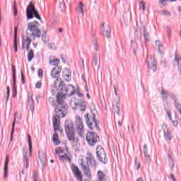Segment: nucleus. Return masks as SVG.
Returning <instances> with one entry per match:
<instances>
[{
    "label": "nucleus",
    "mask_w": 181,
    "mask_h": 181,
    "mask_svg": "<svg viewBox=\"0 0 181 181\" xmlns=\"http://www.w3.org/2000/svg\"><path fill=\"white\" fill-rule=\"evenodd\" d=\"M30 46V45L27 44V45H26V51L27 52H29Z\"/></svg>",
    "instance_id": "774afa93"
},
{
    "label": "nucleus",
    "mask_w": 181,
    "mask_h": 181,
    "mask_svg": "<svg viewBox=\"0 0 181 181\" xmlns=\"http://www.w3.org/2000/svg\"><path fill=\"white\" fill-rule=\"evenodd\" d=\"M144 156L146 159H147V160H149V159H151V156H149V154H148V153L144 154Z\"/></svg>",
    "instance_id": "052dcab7"
},
{
    "label": "nucleus",
    "mask_w": 181,
    "mask_h": 181,
    "mask_svg": "<svg viewBox=\"0 0 181 181\" xmlns=\"http://www.w3.org/2000/svg\"><path fill=\"white\" fill-rule=\"evenodd\" d=\"M33 179L34 181H37V173L36 172V170L33 171Z\"/></svg>",
    "instance_id": "49530a36"
},
{
    "label": "nucleus",
    "mask_w": 181,
    "mask_h": 181,
    "mask_svg": "<svg viewBox=\"0 0 181 181\" xmlns=\"http://www.w3.org/2000/svg\"><path fill=\"white\" fill-rule=\"evenodd\" d=\"M28 146H29V151H30V156H32V140L30 139V135L28 134Z\"/></svg>",
    "instance_id": "72a5a7b5"
},
{
    "label": "nucleus",
    "mask_w": 181,
    "mask_h": 181,
    "mask_svg": "<svg viewBox=\"0 0 181 181\" xmlns=\"http://www.w3.org/2000/svg\"><path fill=\"white\" fill-rule=\"evenodd\" d=\"M25 49V40H23V42H22V45H21V50H23Z\"/></svg>",
    "instance_id": "680f3d73"
},
{
    "label": "nucleus",
    "mask_w": 181,
    "mask_h": 181,
    "mask_svg": "<svg viewBox=\"0 0 181 181\" xmlns=\"http://www.w3.org/2000/svg\"><path fill=\"white\" fill-rule=\"evenodd\" d=\"M75 93L78 96V97H83V93L80 92V90L76 91Z\"/></svg>",
    "instance_id": "13d9d810"
},
{
    "label": "nucleus",
    "mask_w": 181,
    "mask_h": 181,
    "mask_svg": "<svg viewBox=\"0 0 181 181\" xmlns=\"http://www.w3.org/2000/svg\"><path fill=\"white\" fill-rule=\"evenodd\" d=\"M80 166L82 170H83L86 176H87V177H91V170H90V168L86 166L83 163H81Z\"/></svg>",
    "instance_id": "a211bd4d"
},
{
    "label": "nucleus",
    "mask_w": 181,
    "mask_h": 181,
    "mask_svg": "<svg viewBox=\"0 0 181 181\" xmlns=\"http://www.w3.org/2000/svg\"><path fill=\"white\" fill-rule=\"evenodd\" d=\"M113 108L115 112H116V114H117L119 118V117H121V115H120L119 106H118V103H117V105H115L113 106Z\"/></svg>",
    "instance_id": "e433bc0d"
},
{
    "label": "nucleus",
    "mask_w": 181,
    "mask_h": 181,
    "mask_svg": "<svg viewBox=\"0 0 181 181\" xmlns=\"http://www.w3.org/2000/svg\"><path fill=\"white\" fill-rule=\"evenodd\" d=\"M21 81L23 84H25V76H23V71H21Z\"/></svg>",
    "instance_id": "5fc2aeb1"
},
{
    "label": "nucleus",
    "mask_w": 181,
    "mask_h": 181,
    "mask_svg": "<svg viewBox=\"0 0 181 181\" xmlns=\"http://www.w3.org/2000/svg\"><path fill=\"white\" fill-rule=\"evenodd\" d=\"M26 16L27 19H33V18H36L38 21H42V17L39 15V11L36 10L35 4L32 2H30L29 5L27 6Z\"/></svg>",
    "instance_id": "20e7f679"
},
{
    "label": "nucleus",
    "mask_w": 181,
    "mask_h": 181,
    "mask_svg": "<svg viewBox=\"0 0 181 181\" xmlns=\"http://www.w3.org/2000/svg\"><path fill=\"white\" fill-rule=\"evenodd\" d=\"M165 30L167 33V36H168V39H170V37L172 36V28H170V27H169V26H166Z\"/></svg>",
    "instance_id": "2f4dec72"
},
{
    "label": "nucleus",
    "mask_w": 181,
    "mask_h": 181,
    "mask_svg": "<svg viewBox=\"0 0 181 181\" xmlns=\"http://www.w3.org/2000/svg\"><path fill=\"white\" fill-rule=\"evenodd\" d=\"M163 13L165 15V16H170V12L166 10L163 11Z\"/></svg>",
    "instance_id": "3c124183"
},
{
    "label": "nucleus",
    "mask_w": 181,
    "mask_h": 181,
    "mask_svg": "<svg viewBox=\"0 0 181 181\" xmlns=\"http://www.w3.org/2000/svg\"><path fill=\"white\" fill-rule=\"evenodd\" d=\"M38 77H40V78L43 77V70H42V69L38 70Z\"/></svg>",
    "instance_id": "603ef678"
},
{
    "label": "nucleus",
    "mask_w": 181,
    "mask_h": 181,
    "mask_svg": "<svg viewBox=\"0 0 181 181\" xmlns=\"http://www.w3.org/2000/svg\"><path fill=\"white\" fill-rule=\"evenodd\" d=\"M62 77L65 81H70L71 80V71L69 69H64L62 72Z\"/></svg>",
    "instance_id": "4468645a"
},
{
    "label": "nucleus",
    "mask_w": 181,
    "mask_h": 181,
    "mask_svg": "<svg viewBox=\"0 0 181 181\" xmlns=\"http://www.w3.org/2000/svg\"><path fill=\"white\" fill-rule=\"evenodd\" d=\"M136 36L137 39H139V40H140V42H141V40L142 39V34L141 33V29L136 30Z\"/></svg>",
    "instance_id": "4c0bfd02"
},
{
    "label": "nucleus",
    "mask_w": 181,
    "mask_h": 181,
    "mask_svg": "<svg viewBox=\"0 0 181 181\" xmlns=\"http://www.w3.org/2000/svg\"><path fill=\"white\" fill-rule=\"evenodd\" d=\"M175 61L179 64V62H180V57L175 55Z\"/></svg>",
    "instance_id": "6e6d98bb"
},
{
    "label": "nucleus",
    "mask_w": 181,
    "mask_h": 181,
    "mask_svg": "<svg viewBox=\"0 0 181 181\" xmlns=\"http://www.w3.org/2000/svg\"><path fill=\"white\" fill-rule=\"evenodd\" d=\"M28 155H29V153L28 151H25L23 153V156L24 158V165H25V169L29 168V158L28 157Z\"/></svg>",
    "instance_id": "b1692460"
},
{
    "label": "nucleus",
    "mask_w": 181,
    "mask_h": 181,
    "mask_svg": "<svg viewBox=\"0 0 181 181\" xmlns=\"http://www.w3.org/2000/svg\"><path fill=\"white\" fill-rule=\"evenodd\" d=\"M144 155H146V153H148V146L146 144L144 146Z\"/></svg>",
    "instance_id": "8fccbe9b"
},
{
    "label": "nucleus",
    "mask_w": 181,
    "mask_h": 181,
    "mask_svg": "<svg viewBox=\"0 0 181 181\" xmlns=\"http://www.w3.org/2000/svg\"><path fill=\"white\" fill-rule=\"evenodd\" d=\"M177 0H160V4H161V5H165V3L166 4V2H175Z\"/></svg>",
    "instance_id": "a19ab883"
},
{
    "label": "nucleus",
    "mask_w": 181,
    "mask_h": 181,
    "mask_svg": "<svg viewBox=\"0 0 181 181\" xmlns=\"http://www.w3.org/2000/svg\"><path fill=\"white\" fill-rule=\"evenodd\" d=\"M40 26V24L37 21L29 23L26 29V35H30V37H34L33 40H35L36 37H41L42 34L39 29Z\"/></svg>",
    "instance_id": "f03ea898"
},
{
    "label": "nucleus",
    "mask_w": 181,
    "mask_h": 181,
    "mask_svg": "<svg viewBox=\"0 0 181 181\" xmlns=\"http://www.w3.org/2000/svg\"><path fill=\"white\" fill-rule=\"evenodd\" d=\"M93 40V48L94 50H96L97 52H98V50H100V47L98 45V42H97V40L95 38H92Z\"/></svg>",
    "instance_id": "c85d7f7f"
},
{
    "label": "nucleus",
    "mask_w": 181,
    "mask_h": 181,
    "mask_svg": "<svg viewBox=\"0 0 181 181\" xmlns=\"http://www.w3.org/2000/svg\"><path fill=\"white\" fill-rule=\"evenodd\" d=\"M63 153V151H62V148H56L55 153L57 155H60V153Z\"/></svg>",
    "instance_id": "de8ad7c7"
},
{
    "label": "nucleus",
    "mask_w": 181,
    "mask_h": 181,
    "mask_svg": "<svg viewBox=\"0 0 181 181\" xmlns=\"http://www.w3.org/2000/svg\"><path fill=\"white\" fill-rule=\"evenodd\" d=\"M86 162L87 164L89 165L90 166H92V168H95L97 165L95 158H94V156H93L91 154H90V156L86 158Z\"/></svg>",
    "instance_id": "dca6fc26"
},
{
    "label": "nucleus",
    "mask_w": 181,
    "mask_h": 181,
    "mask_svg": "<svg viewBox=\"0 0 181 181\" xmlns=\"http://www.w3.org/2000/svg\"><path fill=\"white\" fill-rule=\"evenodd\" d=\"M135 168L137 170H139V168H141V163L137 162L136 159L135 160Z\"/></svg>",
    "instance_id": "a18cd8bd"
},
{
    "label": "nucleus",
    "mask_w": 181,
    "mask_h": 181,
    "mask_svg": "<svg viewBox=\"0 0 181 181\" xmlns=\"http://www.w3.org/2000/svg\"><path fill=\"white\" fill-rule=\"evenodd\" d=\"M86 141L90 146H94L97 142L100 141V137L95 132H88L86 136Z\"/></svg>",
    "instance_id": "6e6552de"
},
{
    "label": "nucleus",
    "mask_w": 181,
    "mask_h": 181,
    "mask_svg": "<svg viewBox=\"0 0 181 181\" xmlns=\"http://www.w3.org/2000/svg\"><path fill=\"white\" fill-rule=\"evenodd\" d=\"M62 73V67L59 66H56L51 71V76L52 78H56L54 83V87L57 86V83H59V77H60V74Z\"/></svg>",
    "instance_id": "1a4fd4ad"
},
{
    "label": "nucleus",
    "mask_w": 181,
    "mask_h": 181,
    "mask_svg": "<svg viewBox=\"0 0 181 181\" xmlns=\"http://www.w3.org/2000/svg\"><path fill=\"white\" fill-rule=\"evenodd\" d=\"M147 63L148 69L151 70L153 73L156 72V70H158V64L156 63L155 59L152 58V57H148Z\"/></svg>",
    "instance_id": "9d476101"
},
{
    "label": "nucleus",
    "mask_w": 181,
    "mask_h": 181,
    "mask_svg": "<svg viewBox=\"0 0 181 181\" xmlns=\"http://www.w3.org/2000/svg\"><path fill=\"white\" fill-rule=\"evenodd\" d=\"M143 30H144V37L146 42H148L149 34L148 33V31H146V28H145V27H144Z\"/></svg>",
    "instance_id": "473e14b6"
},
{
    "label": "nucleus",
    "mask_w": 181,
    "mask_h": 181,
    "mask_svg": "<svg viewBox=\"0 0 181 181\" xmlns=\"http://www.w3.org/2000/svg\"><path fill=\"white\" fill-rule=\"evenodd\" d=\"M33 57H35V55L33 54V50L31 49L29 51L28 54V62H32V59H33Z\"/></svg>",
    "instance_id": "c9c22d12"
},
{
    "label": "nucleus",
    "mask_w": 181,
    "mask_h": 181,
    "mask_svg": "<svg viewBox=\"0 0 181 181\" xmlns=\"http://www.w3.org/2000/svg\"><path fill=\"white\" fill-rule=\"evenodd\" d=\"M42 96H40V95H39L38 96H36L35 99L37 101V103L39 104V98H40Z\"/></svg>",
    "instance_id": "0e129e2a"
},
{
    "label": "nucleus",
    "mask_w": 181,
    "mask_h": 181,
    "mask_svg": "<svg viewBox=\"0 0 181 181\" xmlns=\"http://www.w3.org/2000/svg\"><path fill=\"white\" fill-rule=\"evenodd\" d=\"M40 87H42V83L37 82V83L35 84V88H40Z\"/></svg>",
    "instance_id": "4d7b16f0"
},
{
    "label": "nucleus",
    "mask_w": 181,
    "mask_h": 181,
    "mask_svg": "<svg viewBox=\"0 0 181 181\" xmlns=\"http://www.w3.org/2000/svg\"><path fill=\"white\" fill-rule=\"evenodd\" d=\"M65 132L68 140L73 142L74 146L77 144V138L74 137V124L72 122L67 121L65 122Z\"/></svg>",
    "instance_id": "7ed1b4c3"
},
{
    "label": "nucleus",
    "mask_w": 181,
    "mask_h": 181,
    "mask_svg": "<svg viewBox=\"0 0 181 181\" xmlns=\"http://www.w3.org/2000/svg\"><path fill=\"white\" fill-rule=\"evenodd\" d=\"M13 93H16V81H13Z\"/></svg>",
    "instance_id": "09e8293b"
},
{
    "label": "nucleus",
    "mask_w": 181,
    "mask_h": 181,
    "mask_svg": "<svg viewBox=\"0 0 181 181\" xmlns=\"http://www.w3.org/2000/svg\"><path fill=\"white\" fill-rule=\"evenodd\" d=\"M28 105L30 107V110L31 111H33L35 110V100H33V96L30 94L28 93Z\"/></svg>",
    "instance_id": "aec40b11"
},
{
    "label": "nucleus",
    "mask_w": 181,
    "mask_h": 181,
    "mask_svg": "<svg viewBox=\"0 0 181 181\" xmlns=\"http://www.w3.org/2000/svg\"><path fill=\"white\" fill-rule=\"evenodd\" d=\"M92 66L93 67H97V66H98V55L95 53L92 57Z\"/></svg>",
    "instance_id": "393cba45"
},
{
    "label": "nucleus",
    "mask_w": 181,
    "mask_h": 181,
    "mask_svg": "<svg viewBox=\"0 0 181 181\" xmlns=\"http://www.w3.org/2000/svg\"><path fill=\"white\" fill-rule=\"evenodd\" d=\"M13 11H14V15L16 16L18 15V8H16V1H14L13 3Z\"/></svg>",
    "instance_id": "79ce46f5"
},
{
    "label": "nucleus",
    "mask_w": 181,
    "mask_h": 181,
    "mask_svg": "<svg viewBox=\"0 0 181 181\" xmlns=\"http://www.w3.org/2000/svg\"><path fill=\"white\" fill-rule=\"evenodd\" d=\"M9 163V158L8 156L6 157L4 168V179L8 178V164Z\"/></svg>",
    "instance_id": "412c9836"
},
{
    "label": "nucleus",
    "mask_w": 181,
    "mask_h": 181,
    "mask_svg": "<svg viewBox=\"0 0 181 181\" xmlns=\"http://www.w3.org/2000/svg\"><path fill=\"white\" fill-rule=\"evenodd\" d=\"M165 112L169 119L172 121V114H170V112L169 111V110L165 109Z\"/></svg>",
    "instance_id": "37998d69"
},
{
    "label": "nucleus",
    "mask_w": 181,
    "mask_h": 181,
    "mask_svg": "<svg viewBox=\"0 0 181 181\" xmlns=\"http://www.w3.org/2000/svg\"><path fill=\"white\" fill-rule=\"evenodd\" d=\"M71 169L74 173V175L76 176L78 180L81 181L83 179V176H81V172L80 171V168L77 167V165L72 164Z\"/></svg>",
    "instance_id": "ddd939ff"
},
{
    "label": "nucleus",
    "mask_w": 181,
    "mask_h": 181,
    "mask_svg": "<svg viewBox=\"0 0 181 181\" xmlns=\"http://www.w3.org/2000/svg\"><path fill=\"white\" fill-rule=\"evenodd\" d=\"M11 93V90L9 89V86H7V93H6V95H7V98H6V101H8V100H9V94Z\"/></svg>",
    "instance_id": "864d4df0"
},
{
    "label": "nucleus",
    "mask_w": 181,
    "mask_h": 181,
    "mask_svg": "<svg viewBox=\"0 0 181 181\" xmlns=\"http://www.w3.org/2000/svg\"><path fill=\"white\" fill-rule=\"evenodd\" d=\"M66 158H67V155H63V156H59V158L61 159H66Z\"/></svg>",
    "instance_id": "e2e57ef3"
},
{
    "label": "nucleus",
    "mask_w": 181,
    "mask_h": 181,
    "mask_svg": "<svg viewBox=\"0 0 181 181\" xmlns=\"http://www.w3.org/2000/svg\"><path fill=\"white\" fill-rule=\"evenodd\" d=\"M59 63H60V59L53 56L49 57V64H51L52 66H57V64H59Z\"/></svg>",
    "instance_id": "4be33fe9"
},
{
    "label": "nucleus",
    "mask_w": 181,
    "mask_h": 181,
    "mask_svg": "<svg viewBox=\"0 0 181 181\" xmlns=\"http://www.w3.org/2000/svg\"><path fill=\"white\" fill-rule=\"evenodd\" d=\"M25 43H27V45H30V43H32V39H30V34H26Z\"/></svg>",
    "instance_id": "58836bf2"
},
{
    "label": "nucleus",
    "mask_w": 181,
    "mask_h": 181,
    "mask_svg": "<svg viewBox=\"0 0 181 181\" xmlns=\"http://www.w3.org/2000/svg\"><path fill=\"white\" fill-rule=\"evenodd\" d=\"M59 87L61 88L62 92L57 94V105L55 107L56 115L52 117V122L56 131V127L59 126V118H64L67 115V103H66V95L71 97L74 95V86L69 84L66 85L64 82L59 83Z\"/></svg>",
    "instance_id": "f257e3e1"
},
{
    "label": "nucleus",
    "mask_w": 181,
    "mask_h": 181,
    "mask_svg": "<svg viewBox=\"0 0 181 181\" xmlns=\"http://www.w3.org/2000/svg\"><path fill=\"white\" fill-rule=\"evenodd\" d=\"M161 95L163 97V101H168V97L169 95V93H168V91L163 89L161 90Z\"/></svg>",
    "instance_id": "cd10ccee"
},
{
    "label": "nucleus",
    "mask_w": 181,
    "mask_h": 181,
    "mask_svg": "<svg viewBox=\"0 0 181 181\" xmlns=\"http://www.w3.org/2000/svg\"><path fill=\"white\" fill-rule=\"evenodd\" d=\"M96 155L98 160H100L101 163H103L104 165L107 164V162H108V158H107V153H105V151L103 146H99L96 148Z\"/></svg>",
    "instance_id": "0eeeda50"
},
{
    "label": "nucleus",
    "mask_w": 181,
    "mask_h": 181,
    "mask_svg": "<svg viewBox=\"0 0 181 181\" xmlns=\"http://www.w3.org/2000/svg\"><path fill=\"white\" fill-rule=\"evenodd\" d=\"M14 52H18V28H14V43H13Z\"/></svg>",
    "instance_id": "6ab92c4d"
},
{
    "label": "nucleus",
    "mask_w": 181,
    "mask_h": 181,
    "mask_svg": "<svg viewBox=\"0 0 181 181\" xmlns=\"http://www.w3.org/2000/svg\"><path fill=\"white\" fill-rule=\"evenodd\" d=\"M70 104L73 110H77V107H80V100L76 98H71L70 100Z\"/></svg>",
    "instance_id": "f3484780"
},
{
    "label": "nucleus",
    "mask_w": 181,
    "mask_h": 181,
    "mask_svg": "<svg viewBox=\"0 0 181 181\" xmlns=\"http://www.w3.org/2000/svg\"><path fill=\"white\" fill-rule=\"evenodd\" d=\"M172 124L174 127H177L178 123H177V120H171Z\"/></svg>",
    "instance_id": "bf43d9fd"
},
{
    "label": "nucleus",
    "mask_w": 181,
    "mask_h": 181,
    "mask_svg": "<svg viewBox=\"0 0 181 181\" xmlns=\"http://www.w3.org/2000/svg\"><path fill=\"white\" fill-rule=\"evenodd\" d=\"M39 158H40V160H41V162H42V163L46 162V157L45 156V154L42 153L40 155V153H39Z\"/></svg>",
    "instance_id": "ea45409f"
},
{
    "label": "nucleus",
    "mask_w": 181,
    "mask_h": 181,
    "mask_svg": "<svg viewBox=\"0 0 181 181\" xmlns=\"http://www.w3.org/2000/svg\"><path fill=\"white\" fill-rule=\"evenodd\" d=\"M84 4L83 2L80 1L79 5L76 6V11L78 12V13H81L83 16H84V8H85Z\"/></svg>",
    "instance_id": "5701e85b"
},
{
    "label": "nucleus",
    "mask_w": 181,
    "mask_h": 181,
    "mask_svg": "<svg viewBox=\"0 0 181 181\" xmlns=\"http://www.w3.org/2000/svg\"><path fill=\"white\" fill-rule=\"evenodd\" d=\"M100 28L101 30L103 31V36H105L107 39H110L111 37V28H110V25L103 23L101 25Z\"/></svg>",
    "instance_id": "f8f14e48"
},
{
    "label": "nucleus",
    "mask_w": 181,
    "mask_h": 181,
    "mask_svg": "<svg viewBox=\"0 0 181 181\" xmlns=\"http://www.w3.org/2000/svg\"><path fill=\"white\" fill-rule=\"evenodd\" d=\"M75 125L78 135H79L81 138H84V124L83 123V119L78 115L75 116Z\"/></svg>",
    "instance_id": "39448f33"
},
{
    "label": "nucleus",
    "mask_w": 181,
    "mask_h": 181,
    "mask_svg": "<svg viewBox=\"0 0 181 181\" xmlns=\"http://www.w3.org/2000/svg\"><path fill=\"white\" fill-rule=\"evenodd\" d=\"M85 121L86 122V125L90 128V129H98V124L97 123V120H95V115L93 114L92 116H90L88 114H86L84 115Z\"/></svg>",
    "instance_id": "423d86ee"
},
{
    "label": "nucleus",
    "mask_w": 181,
    "mask_h": 181,
    "mask_svg": "<svg viewBox=\"0 0 181 181\" xmlns=\"http://www.w3.org/2000/svg\"><path fill=\"white\" fill-rule=\"evenodd\" d=\"M158 52L159 53H162V45L158 46Z\"/></svg>",
    "instance_id": "338daca9"
},
{
    "label": "nucleus",
    "mask_w": 181,
    "mask_h": 181,
    "mask_svg": "<svg viewBox=\"0 0 181 181\" xmlns=\"http://www.w3.org/2000/svg\"><path fill=\"white\" fill-rule=\"evenodd\" d=\"M11 70L13 73V81H16V69H15V66H11Z\"/></svg>",
    "instance_id": "f704fd0d"
},
{
    "label": "nucleus",
    "mask_w": 181,
    "mask_h": 181,
    "mask_svg": "<svg viewBox=\"0 0 181 181\" xmlns=\"http://www.w3.org/2000/svg\"><path fill=\"white\" fill-rule=\"evenodd\" d=\"M140 9H141L144 11H145V4L144 1L140 2Z\"/></svg>",
    "instance_id": "c03bdc74"
},
{
    "label": "nucleus",
    "mask_w": 181,
    "mask_h": 181,
    "mask_svg": "<svg viewBox=\"0 0 181 181\" xmlns=\"http://www.w3.org/2000/svg\"><path fill=\"white\" fill-rule=\"evenodd\" d=\"M60 125V117H59V124L58 126L56 127V129H54V123H53L54 133L52 136V142H54V145L57 146V145H60V140H59V134L56 132L57 129H59V126Z\"/></svg>",
    "instance_id": "9b49d317"
},
{
    "label": "nucleus",
    "mask_w": 181,
    "mask_h": 181,
    "mask_svg": "<svg viewBox=\"0 0 181 181\" xmlns=\"http://www.w3.org/2000/svg\"><path fill=\"white\" fill-rule=\"evenodd\" d=\"M163 132H164V136L166 141H170V139H172V137L170 136V132H169V130L168 129H165L163 130Z\"/></svg>",
    "instance_id": "a878e982"
},
{
    "label": "nucleus",
    "mask_w": 181,
    "mask_h": 181,
    "mask_svg": "<svg viewBox=\"0 0 181 181\" xmlns=\"http://www.w3.org/2000/svg\"><path fill=\"white\" fill-rule=\"evenodd\" d=\"M168 163L170 165V167L171 169H173V166L175 165V161L173 160V158H172L170 155H168Z\"/></svg>",
    "instance_id": "7c9ffc66"
},
{
    "label": "nucleus",
    "mask_w": 181,
    "mask_h": 181,
    "mask_svg": "<svg viewBox=\"0 0 181 181\" xmlns=\"http://www.w3.org/2000/svg\"><path fill=\"white\" fill-rule=\"evenodd\" d=\"M87 104L86 103V101L84 100H81V102H79V107H81V111L84 112L86 111V107Z\"/></svg>",
    "instance_id": "c756f323"
},
{
    "label": "nucleus",
    "mask_w": 181,
    "mask_h": 181,
    "mask_svg": "<svg viewBox=\"0 0 181 181\" xmlns=\"http://www.w3.org/2000/svg\"><path fill=\"white\" fill-rule=\"evenodd\" d=\"M48 46H49V49H53L54 45H53V43H48Z\"/></svg>",
    "instance_id": "69168bd1"
},
{
    "label": "nucleus",
    "mask_w": 181,
    "mask_h": 181,
    "mask_svg": "<svg viewBox=\"0 0 181 181\" xmlns=\"http://www.w3.org/2000/svg\"><path fill=\"white\" fill-rule=\"evenodd\" d=\"M16 122V113H15L14 120L13 122L12 128H11V141L13 139V132H15V124Z\"/></svg>",
    "instance_id": "bb28decb"
},
{
    "label": "nucleus",
    "mask_w": 181,
    "mask_h": 181,
    "mask_svg": "<svg viewBox=\"0 0 181 181\" xmlns=\"http://www.w3.org/2000/svg\"><path fill=\"white\" fill-rule=\"evenodd\" d=\"M98 181H108V177L102 170H98L96 174Z\"/></svg>",
    "instance_id": "2eb2a0df"
}]
</instances>
